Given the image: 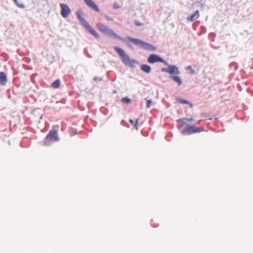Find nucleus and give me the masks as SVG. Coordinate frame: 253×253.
Returning a JSON list of instances; mask_svg holds the SVG:
<instances>
[{"label": "nucleus", "mask_w": 253, "mask_h": 253, "mask_svg": "<svg viewBox=\"0 0 253 253\" xmlns=\"http://www.w3.org/2000/svg\"><path fill=\"white\" fill-rule=\"evenodd\" d=\"M82 13V10L81 9H78L77 10V11L76 12V15H77V18L80 21L84 19V18L81 16Z\"/></svg>", "instance_id": "nucleus-18"}, {"label": "nucleus", "mask_w": 253, "mask_h": 253, "mask_svg": "<svg viewBox=\"0 0 253 253\" xmlns=\"http://www.w3.org/2000/svg\"><path fill=\"white\" fill-rule=\"evenodd\" d=\"M169 78L170 79L172 80L174 82L176 83L178 86H180L182 84V82L181 78L177 75L170 76L169 77Z\"/></svg>", "instance_id": "nucleus-12"}, {"label": "nucleus", "mask_w": 253, "mask_h": 253, "mask_svg": "<svg viewBox=\"0 0 253 253\" xmlns=\"http://www.w3.org/2000/svg\"><path fill=\"white\" fill-rule=\"evenodd\" d=\"M93 80L94 81H101L102 80V79L98 77H94L93 78Z\"/></svg>", "instance_id": "nucleus-28"}, {"label": "nucleus", "mask_w": 253, "mask_h": 253, "mask_svg": "<svg viewBox=\"0 0 253 253\" xmlns=\"http://www.w3.org/2000/svg\"><path fill=\"white\" fill-rule=\"evenodd\" d=\"M177 122L178 129L180 131L182 134L184 135L198 133L203 130V129H201L200 128L196 127L194 125L189 126L188 124H186V122H183L181 120H178Z\"/></svg>", "instance_id": "nucleus-1"}, {"label": "nucleus", "mask_w": 253, "mask_h": 253, "mask_svg": "<svg viewBox=\"0 0 253 253\" xmlns=\"http://www.w3.org/2000/svg\"><path fill=\"white\" fill-rule=\"evenodd\" d=\"M147 61L150 64H154L156 62L163 63L165 65H168V62L162 58L160 55L155 54H150L148 59Z\"/></svg>", "instance_id": "nucleus-6"}, {"label": "nucleus", "mask_w": 253, "mask_h": 253, "mask_svg": "<svg viewBox=\"0 0 253 253\" xmlns=\"http://www.w3.org/2000/svg\"><path fill=\"white\" fill-rule=\"evenodd\" d=\"M97 28L104 35L113 39H119L123 41V39L115 33L113 30L102 23H97Z\"/></svg>", "instance_id": "nucleus-5"}, {"label": "nucleus", "mask_w": 253, "mask_h": 253, "mask_svg": "<svg viewBox=\"0 0 253 253\" xmlns=\"http://www.w3.org/2000/svg\"><path fill=\"white\" fill-rule=\"evenodd\" d=\"M186 70H189L190 72V73L192 74V75H194L195 73V71L192 69L191 66L190 65H189L186 68Z\"/></svg>", "instance_id": "nucleus-21"}, {"label": "nucleus", "mask_w": 253, "mask_h": 253, "mask_svg": "<svg viewBox=\"0 0 253 253\" xmlns=\"http://www.w3.org/2000/svg\"><path fill=\"white\" fill-rule=\"evenodd\" d=\"M85 4L89 6L92 9L95 10L96 12H99L100 10L95 4V3L92 0H84Z\"/></svg>", "instance_id": "nucleus-9"}, {"label": "nucleus", "mask_w": 253, "mask_h": 253, "mask_svg": "<svg viewBox=\"0 0 253 253\" xmlns=\"http://www.w3.org/2000/svg\"><path fill=\"white\" fill-rule=\"evenodd\" d=\"M181 120H182L183 122H190L193 121V118H182V119H180Z\"/></svg>", "instance_id": "nucleus-25"}, {"label": "nucleus", "mask_w": 253, "mask_h": 253, "mask_svg": "<svg viewBox=\"0 0 253 253\" xmlns=\"http://www.w3.org/2000/svg\"><path fill=\"white\" fill-rule=\"evenodd\" d=\"M61 8L60 14L63 18H66L71 13V10L69 6L65 3L60 4Z\"/></svg>", "instance_id": "nucleus-7"}, {"label": "nucleus", "mask_w": 253, "mask_h": 253, "mask_svg": "<svg viewBox=\"0 0 253 253\" xmlns=\"http://www.w3.org/2000/svg\"><path fill=\"white\" fill-rule=\"evenodd\" d=\"M129 123L131 124V125L135 127L136 129H137V125L138 124V120H136L134 122L133 120L129 119Z\"/></svg>", "instance_id": "nucleus-20"}, {"label": "nucleus", "mask_w": 253, "mask_h": 253, "mask_svg": "<svg viewBox=\"0 0 253 253\" xmlns=\"http://www.w3.org/2000/svg\"><path fill=\"white\" fill-rule=\"evenodd\" d=\"M152 103V100H150V99H147L146 100V107L147 108H150V104H151Z\"/></svg>", "instance_id": "nucleus-24"}, {"label": "nucleus", "mask_w": 253, "mask_h": 253, "mask_svg": "<svg viewBox=\"0 0 253 253\" xmlns=\"http://www.w3.org/2000/svg\"><path fill=\"white\" fill-rule=\"evenodd\" d=\"M86 30L95 38L99 39L100 38L99 34L92 28L91 26L88 27Z\"/></svg>", "instance_id": "nucleus-15"}, {"label": "nucleus", "mask_w": 253, "mask_h": 253, "mask_svg": "<svg viewBox=\"0 0 253 253\" xmlns=\"http://www.w3.org/2000/svg\"><path fill=\"white\" fill-rule=\"evenodd\" d=\"M121 101L126 104H129L131 102V100L128 97H125L122 98Z\"/></svg>", "instance_id": "nucleus-19"}, {"label": "nucleus", "mask_w": 253, "mask_h": 253, "mask_svg": "<svg viewBox=\"0 0 253 253\" xmlns=\"http://www.w3.org/2000/svg\"><path fill=\"white\" fill-rule=\"evenodd\" d=\"M77 130L74 128H71L70 131V133L71 136H73L74 135H75L77 134Z\"/></svg>", "instance_id": "nucleus-22"}, {"label": "nucleus", "mask_w": 253, "mask_h": 253, "mask_svg": "<svg viewBox=\"0 0 253 253\" xmlns=\"http://www.w3.org/2000/svg\"><path fill=\"white\" fill-rule=\"evenodd\" d=\"M114 50L121 56L123 63L131 68H134V64H138V62L135 59H131L129 56L121 48L118 46H114Z\"/></svg>", "instance_id": "nucleus-2"}, {"label": "nucleus", "mask_w": 253, "mask_h": 253, "mask_svg": "<svg viewBox=\"0 0 253 253\" xmlns=\"http://www.w3.org/2000/svg\"><path fill=\"white\" fill-rule=\"evenodd\" d=\"M7 82V77L6 74L4 72H0V84L2 85H5Z\"/></svg>", "instance_id": "nucleus-10"}, {"label": "nucleus", "mask_w": 253, "mask_h": 253, "mask_svg": "<svg viewBox=\"0 0 253 253\" xmlns=\"http://www.w3.org/2000/svg\"><path fill=\"white\" fill-rule=\"evenodd\" d=\"M169 67V74L172 76L173 75H178L180 73L178 68L174 65H169L168 63L166 65Z\"/></svg>", "instance_id": "nucleus-8"}, {"label": "nucleus", "mask_w": 253, "mask_h": 253, "mask_svg": "<svg viewBox=\"0 0 253 253\" xmlns=\"http://www.w3.org/2000/svg\"><path fill=\"white\" fill-rule=\"evenodd\" d=\"M161 71L163 72H166L169 74V67L168 68H163L161 69Z\"/></svg>", "instance_id": "nucleus-26"}, {"label": "nucleus", "mask_w": 253, "mask_h": 253, "mask_svg": "<svg viewBox=\"0 0 253 253\" xmlns=\"http://www.w3.org/2000/svg\"><path fill=\"white\" fill-rule=\"evenodd\" d=\"M176 101L181 104H189V107L190 108H192L193 106V104L192 103L189 102L188 100L184 99H182V98H181L179 97H176Z\"/></svg>", "instance_id": "nucleus-13"}, {"label": "nucleus", "mask_w": 253, "mask_h": 253, "mask_svg": "<svg viewBox=\"0 0 253 253\" xmlns=\"http://www.w3.org/2000/svg\"><path fill=\"white\" fill-rule=\"evenodd\" d=\"M60 81L59 79L56 80L53 83L51 84V87L54 88H57L60 86Z\"/></svg>", "instance_id": "nucleus-16"}, {"label": "nucleus", "mask_w": 253, "mask_h": 253, "mask_svg": "<svg viewBox=\"0 0 253 253\" xmlns=\"http://www.w3.org/2000/svg\"><path fill=\"white\" fill-rule=\"evenodd\" d=\"M135 24L137 26H141L142 25V23H140L139 22H138V21H135Z\"/></svg>", "instance_id": "nucleus-29"}, {"label": "nucleus", "mask_w": 253, "mask_h": 253, "mask_svg": "<svg viewBox=\"0 0 253 253\" xmlns=\"http://www.w3.org/2000/svg\"><path fill=\"white\" fill-rule=\"evenodd\" d=\"M58 129V126H53L52 128L49 130L42 141L44 146H49L51 144V142L58 141L60 139L57 133Z\"/></svg>", "instance_id": "nucleus-3"}, {"label": "nucleus", "mask_w": 253, "mask_h": 253, "mask_svg": "<svg viewBox=\"0 0 253 253\" xmlns=\"http://www.w3.org/2000/svg\"><path fill=\"white\" fill-rule=\"evenodd\" d=\"M124 121H122V124L123 125V123L124 122Z\"/></svg>", "instance_id": "nucleus-31"}, {"label": "nucleus", "mask_w": 253, "mask_h": 253, "mask_svg": "<svg viewBox=\"0 0 253 253\" xmlns=\"http://www.w3.org/2000/svg\"><path fill=\"white\" fill-rule=\"evenodd\" d=\"M82 25L87 30L90 25L88 23L87 21L84 18L80 21Z\"/></svg>", "instance_id": "nucleus-17"}, {"label": "nucleus", "mask_w": 253, "mask_h": 253, "mask_svg": "<svg viewBox=\"0 0 253 253\" xmlns=\"http://www.w3.org/2000/svg\"><path fill=\"white\" fill-rule=\"evenodd\" d=\"M231 66H235V69H237V64L236 63H232L230 64Z\"/></svg>", "instance_id": "nucleus-30"}, {"label": "nucleus", "mask_w": 253, "mask_h": 253, "mask_svg": "<svg viewBox=\"0 0 253 253\" xmlns=\"http://www.w3.org/2000/svg\"><path fill=\"white\" fill-rule=\"evenodd\" d=\"M127 39L135 45L139 46L141 48L149 51H154L156 50V47L152 44L143 42V41L133 38L130 37H127Z\"/></svg>", "instance_id": "nucleus-4"}, {"label": "nucleus", "mask_w": 253, "mask_h": 253, "mask_svg": "<svg viewBox=\"0 0 253 253\" xmlns=\"http://www.w3.org/2000/svg\"><path fill=\"white\" fill-rule=\"evenodd\" d=\"M104 17L108 21H113V18L109 16L108 15L105 14L104 15Z\"/></svg>", "instance_id": "nucleus-23"}, {"label": "nucleus", "mask_w": 253, "mask_h": 253, "mask_svg": "<svg viewBox=\"0 0 253 253\" xmlns=\"http://www.w3.org/2000/svg\"><path fill=\"white\" fill-rule=\"evenodd\" d=\"M140 69L144 73L149 74L151 72V68L149 65L143 64L140 66Z\"/></svg>", "instance_id": "nucleus-14"}, {"label": "nucleus", "mask_w": 253, "mask_h": 253, "mask_svg": "<svg viewBox=\"0 0 253 253\" xmlns=\"http://www.w3.org/2000/svg\"><path fill=\"white\" fill-rule=\"evenodd\" d=\"M199 17V11L196 10L193 14L187 17V19L190 21H193L198 18Z\"/></svg>", "instance_id": "nucleus-11"}, {"label": "nucleus", "mask_w": 253, "mask_h": 253, "mask_svg": "<svg viewBox=\"0 0 253 253\" xmlns=\"http://www.w3.org/2000/svg\"><path fill=\"white\" fill-rule=\"evenodd\" d=\"M113 6L115 9H118L119 8H120V5L117 2L114 3L113 4Z\"/></svg>", "instance_id": "nucleus-27"}]
</instances>
